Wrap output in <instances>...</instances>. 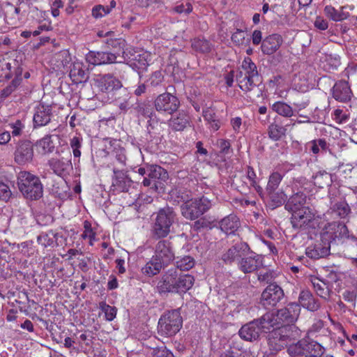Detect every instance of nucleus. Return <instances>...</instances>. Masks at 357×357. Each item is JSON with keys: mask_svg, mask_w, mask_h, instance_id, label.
Listing matches in <instances>:
<instances>
[{"mask_svg": "<svg viewBox=\"0 0 357 357\" xmlns=\"http://www.w3.org/2000/svg\"><path fill=\"white\" fill-rule=\"evenodd\" d=\"M165 267L167 266L159 261L155 260V257L153 256L151 259L142 268V272L146 276L153 277L158 274Z\"/></svg>", "mask_w": 357, "mask_h": 357, "instance_id": "34", "label": "nucleus"}, {"mask_svg": "<svg viewBox=\"0 0 357 357\" xmlns=\"http://www.w3.org/2000/svg\"><path fill=\"white\" fill-rule=\"evenodd\" d=\"M331 246L324 242L317 243L310 245L306 249V255L308 257L318 259L325 257L330 254Z\"/></svg>", "mask_w": 357, "mask_h": 357, "instance_id": "24", "label": "nucleus"}, {"mask_svg": "<svg viewBox=\"0 0 357 357\" xmlns=\"http://www.w3.org/2000/svg\"><path fill=\"white\" fill-rule=\"evenodd\" d=\"M69 76L74 83L85 82L89 78L87 71L83 63L74 62L70 68Z\"/></svg>", "mask_w": 357, "mask_h": 357, "instance_id": "28", "label": "nucleus"}, {"mask_svg": "<svg viewBox=\"0 0 357 357\" xmlns=\"http://www.w3.org/2000/svg\"><path fill=\"white\" fill-rule=\"evenodd\" d=\"M211 206V201L205 196L199 199L188 200L181 205V215L188 220H196L206 213Z\"/></svg>", "mask_w": 357, "mask_h": 357, "instance_id": "7", "label": "nucleus"}, {"mask_svg": "<svg viewBox=\"0 0 357 357\" xmlns=\"http://www.w3.org/2000/svg\"><path fill=\"white\" fill-rule=\"evenodd\" d=\"M95 82L102 92L106 93L119 89L122 86L121 82L110 74L97 75Z\"/></svg>", "mask_w": 357, "mask_h": 357, "instance_id": "19", "label": "nucleus"}, {"mask_svg": "<svg viewBox=\"0 0 357 357\" xmlns=\"http://www.w3.org/2000/svg\"><path fill=\"white\" fill-rule=\"evenodd\" d=\"M287 351L291 357H320L325 352V349L317 341L303 338L290 345Z\"/></svg>", "mask_w": 357, "mask_h": 357, "instance_id": "6", "label": "nucleus"}, {"mask_svg": "<svg viewBox=\"0 0 357 357\" xmlns=\"http://www.w3.org/2000/svg\"><path fill=\"white\" fill-rule=\"evenodd\" d=\"M261 331H269L271 328L280 326V321L278 320L276 314L273 313H266L259 319H256Z\"/></svg>", "mask_w": 357, "mask_h": 357, "instance_id": "31", "label": "nucleus"}, {"mask_svg": "<svg viewBox=\"0 0 357 357\" xmlns=\"http://www.w3.org/2000/svg\"><path fill=\"white\" fill-rule=\"evenodd\" d=\"M182 317L178 310L169 311L164 314L158 321V333L170 337L174 335L182 327Z\"/></svg>", "mask_w": 357, "mask_h": 357, "instance_id": "8", "label": "nucleus"}, {"mask_svg": "<svg viewBox=\"0 0 357 357\" xmlns=\"http://www.w3.org/2000/svg\"><path fill=\"white\" fill-rule=\"evenodd\" d=\"M282 40L280 35L273 34L266 37L261 43V51L264 54L271 55L280 47Z\"/></svg>", "mask_w": 357, "mask_h": 357, "instance_id": "26", "label": "nucleus"}, {"mask_svg": "<svg viewBox=\"0 0 357 357\" xmlns=\"http://www.w3.org/2000/svg\"><path fill=\"white\" fill-rule=\"evenodd\" d=\"M110 12V9L107 7H105L102 5H97L92 9V16L95 18H100L104 15L108 14Z\"/></svg>", "mask_w": 357, "mask_h": 357, "instance_id": "57", "label": "nucleus"}, {"mask_svg": "<svg viewBox=\"0 0 357 357\" xmlns=\"http://www.w3.org/2000/svg\"><path fill=\"white\" fill-rule=\"evenodd\" d=\"M192 47L200 53H208L211 50L210 43L205 39L195 38L192 42Z\"/></svg>", "mask_w": 357, "mask_h": 357, "instance_id": "46", "label": "nucleus"}, {"mask_svg": "<svg viewBox=\"0 0 357 357\" xmlns=\"http://www.w3.org/2000/svg\"><path fill=\"white\" fill-rule=\"evenodd\" d=\"M306 148L310 150L314 154H326L328 149V144L324 139L312 140L307 144Z\"/></svg>", "mask_w": 357, "mask_h": 357, "instance_id": "39", "label": "nucleus"}, {"mask_svg": "<svg viewBox=\"0 0 357 357\" xmlns=\"http://www.w3.org/2000/svg\"><path fill=\"white\" fill-rule=\"evenodd\" d=\"M118 56L112 52L90 51L86 55V60L92 65H102L115 62L121 63L123 61H117Z\"/></svg>", "mask_w": 357, "mask_h": 357, "instance_id": "18", "label": "nucleus"}, {"mask_svg": "<svg viewBox=\"0 0 357 357\" xmlns=\"http://www.w3.org/2000/svg\"><path fill=\"white\" fill-rule=\"evenodd\" d=\"M239 88L250 99L255 100L262 95V86L259 81L257 66L250 57H245L242 62L241 70L236 75Z\"/></svg>", "mask_w": 357, "mask_h": 357, "instance_id": "1", "label": "nucleus"}, {"mask_svg": "<svg viewBox=\"0 0 357 357\" xmlns=\"http://www.w3.org/2000/svg\"><path fill=\"white\" fill-rule=\"evenodd\" d=\"M195 278L190 274H181L176 268H170L161 277L157 284L160 294H182L192 288Z\"/></svg>", "mask_w": 357, "mask_h": 357, "instance_id": "2", "label": "nucleus"}, {"mask_svg": "<svg viewBox=\"0 0 357 357\" xmlns=\"http://www.w3.org/2000/svg\"><path fill=\"white\" fill-rule=\"evenodd\" d=\"M48 163L54 173L60 176L69 174L73 169L72 162L68 158H52Z\"/></svg>", "mask_w": 357, "mask_h": 357, "instance_id": "22", "label": "nucleus"}, {"mask_svg": "<svg viewBox=\"0 0 357 357\" xmlns=\"http://www.w3.org/2000/svg\"><path fill=\"white\" fill-rule=\"evenodd\" d=\"M57 236L59 233L50 230L48 232H42L37 237V242L43 248H54L59 246L57 242Z\"/></svg>", "mask_w": 357, "mask_h": 357, "instance_id": "32", "label": "nucleus"}, {"mask_svg": "<svg viewBox=\"0 0 357 357\" xmlns=\"http://www.w3.org/2000/svg\"><path fill=\"white\" fill-rule=\"evenodd\" d=\"M284 297L282 287L277 283H271L262 291L259 303L266 309L277 305Z\"/></svg>", "mask_w": 357, "mask_h": 357, "instance_id": "11", "label": "nucleus"}, {"mask_svg": "<svg viewBox=\"0 0 357 357\" xmlns=\"http://www.w3.org/2000/svg\"><path fill=\"white\" fill-rule=\"evenodd\" d=\"M291 223L294 229L301 231L314 229L318 226V220L310 208H304L291 213Z\"/></svg>", "mask_w": 357, "mask_h": 357, "instance_id": "10", "label": "nucleus"}, {"mask_svg": "<svg viewBox=\"0 0 357 357\" xmlns=\"http://www.w3.org/2000/svg\"><path fill=\"white\" fill-rule=\"evenodd\" d=\"M113 172L112 190L116 192H128L132 185V181L126 172L118 169L116 167H114Z\"/></svg>", "mask_w": 357, "mask_h": 357, "instance_id": "17", "label": "nucleus"}, {"mask_svg": "<svg viewBox=\"0 0 357 357\" xmlns=\"http://www.w3.org/2000/svg\"><path fill=\"white\" fill-rule=\"evenodd\" d=\"M261 328L257 324V321L254 319L252 321L243 325L238 331L241 339L252 342L259 339L261 334Z\"/></svg>", "mask_w": 357, "mask_h": 357, "instance_id": "20", "label": "nucleus"}, {"mask_svg": "<svg viewBox=\"0 0 357 357\" xmlns=\"http://www.w3.org/2000/svg\"><path fill=\"white\" fill-rule=\"evenodd\" d=\"M106 44L109 47L113 48L116 50V52L114 53L118 57H121L123 60V62L125 61L126 59V52L125 48L127 45V43L123 38H109L106 41Z\"/></svg>", "mask_w": 357, "mask_h": 357, "instance_id": "35", "label": "nucleus"}, {"mask_svg": "<svg viewBox=\"0 0 357 357\" xmlns=\"http://www.w3.org/2000/svg\"><path fill=\"white\" fill-rule=\"evenodd\" d=\"M195 261L193 257L189 255H185L182 257H176V269L180 271H189L194 267Z\"/></svg>", "mask_w": 357, "mask_h": 357, "instance_id": "40", "label": "nucleus"}, {"mask_svg": "<svg viewBox=\"0 0 357 357\" xmlns=\"http://www.w3.org/2000/svg\"><path fill=\"white\" fill-rule=\"evenodd\" d=\"M180 105L178 98L170 93H163L158 96L154 100L155 109L159 112L169 114L177 111Z\"/></svg>", "mask_w": 357, "mask_h": 357, "instance_id": "13", "label": "nucleus"}, {"mask_svg": "<svg viewBox=\"0 0 357 357\" xmlns=\"http://www.w3.org/2000/svg\"><path fill=\"white\" fill-rule=\"evenodd\" d=\"M70 146L73 149V156H80L81 151L79 150L81 147V140L77 137H74L70 140Z\"/></svg>", "mask_w": 357, "mask_h": 357, "instance_id": "59", "label": "nucleus"}, {"mask_svg": "<svg viewBox=\"0 0 357 357\" xmlns=\"http://www.w3.org/2000/svg\"><path fill=\"white\" fill-rule=\"evenodd\" d=\"M241 355L240 350L229 347V349H226L221 354L220 357H241Z\"/></svg>", "mask_w": 357, "mask_h": 357, "instance_id": "64", "label": "nucleus"}, {"mask_svg": "<svg viewBox=\"0 0 357 357\" xmlns=\"http://www.w3.org/2000/svg\"><path fill=\"white\" fill-rule=\"evenodd\" d=\"M38 154L46 155L52 153L55 151V146L51 140V137L47 135L40 139L35 146Z\"/></svg>", "mask_w": 357, "mask_h": 357, "instance_id": "36", "label": "nucleus"}, {"mask_svg": "<svg viewBox=\"0 0 357 357\" xmlns=\"http://www.w3.org/2000/svg\"><path fill=\"white\" fill-rule=\"evenodd\" d=\"M10 126L12 128V134L13 136L20 135L24 127L20 120H17L15 122L10 123Z\"/></svg>", "mask_w": 357, "mask_h": 357, "instance_id": "61", "label": "nucleus"}, {"mask_svg": "<svg viewBox=\"0 0 357 357\" xmlns=\"http://www.w3.org/2000/svg\"><path fill=\"white\" fill-rule=\"evenodd\" d=\"M262 259L261 255L257 254L250 248V251L237 261V267L245 274L256 273L263 265Z\"/></svg>", "mask_w": 357, "mask_h": 357, "instance_id": "12", "label": "nucleus"}, {"mask_svg": "<svg viewBox=\"0 0 357 357\" xmlns=\"http://www.w3.org/2000/svg\"><path fill=\"white\" fill-rule=\"evenodd\" d=\"M269 199L271 202V206L273 208L278 207L282 205L286 199V195L284 192H275V191L273 192H267Z\"/></svg>", "mask_w": 357, "mask_h": 357, "instance_id": "50", "label": "nucleus"}, {"mask_svg": "<svg viewBox=\"0 0 357 357\" xmlns=\"http://www.w3.org/2000/svg\"><path fill=\"white\" fill-rule=\"evenodd\" d=\"M164 80V76L161 71L157 70L154 72L149 77L148 82L152 87L160 86Z\"/></svg>", "mask_w": 357, "mask_h": 357, "instance_id": "55", "label": "nucleus"}, {"mask_svg": "<svg viewBox=\"0 0 357 357\" xmlns=\"http://www.w3.org/2000/svg\"><path fill=\"white\" fill-rule=\"evenodd\" d=\"M352 92L349 83L346 81L337 82L333 88V98L340 102L350 100Z\"/></svg>", "mask_w": 357, "mask_h": 357, "instance_id": "23", "label": "nucleus"}, {"mask_svg": "<svg viewBox=\"0 0 357 357\" xmlns=\"http://www.w3.org/2000/svg\"><path fill=\"white\" fill-rule=\"evenodd\" d=\"M300 335V330L294 324H284L269 331L268 345L272 353H277L286 347Z\"/></svg>", "mask_w": 357, "mask_h": 357, "instance_id": "4", "label": "nucleus"}, {"mask_svg": "<svg viewBox=\"0 0 357 357\" xmlns=\"http://www.w3.org/2000/svg\"><path fill=\"white\" fill-rule=\"evenodd\" d=\"M217 144L221 153L225 155L230 153L231 144L228 140L220 139L218 140Z\"/></svg>", "mask_w": 357, "mask_h": 357, "instance_id": "60", "label": "nucleus"}, {"mask_svg": "<svg viewBox=\"0 0 357 357\" xmlns=\"http://www.w3.org/2000/svg\"><path fill=\"white\" fill-rule=\"evenodd\" d=\"M250 251V245L243 241L238 242L228 248L221 255V260L226 265H231Z\"/></svg>", "mask_w": 357, "mask_h": 357, "instance_id": "15", "label": "nucleus"}, {"mask_svg": "<svg viewBox=\"0 0 357 357\" xmlns=\"http://www.w3.org/2000/svg\"><path fill=\"white\" fill-rule=\"evenodd\" d=\"M146 56V54L134 55V57L132 59V63L131 65H133L138 69H146L149 65Z\"/></svg>", "mask_w": 357, "mask_h": 357, "instance_id": "51", "label": "nucleus"}, {"mask_svg": "<svg viewBox=\"0 0 357 357\" xmlns=\"http://www.w3.org/2000/svg\"><path fill=\"white\" fill-rule=\"evenodd\" d=\"M272 109L279 115L284 117H291L294 114L291 107L281 101H278L273 104Z\"/></svg>", "mask_w": 357, "mask_h": 357, "instance_id": "42", "label": "nucleus"}, {"mask_svg": "<svg viewBox=\"0 0 357 357\" xmlns=\"http://www.w3.org/2000/svg\"><path fill=\"white\" fill-rule=\"evenodd\" d=\"M330 209L332 213L340 218H346L351 211L348 204L343 200L336 202L334 204L331 202Z\"/></svg>", "mask_w": 357, "mask_h": 357, "instance_id": "37", "label": "nucleus"}, {"mask_svg": "<svg viewBox=\"0 0 357 357\" xmlns=\"http://www.w3.org/2000/svg\"><path fill=\"white\" fill-rule=\"evenodd\" d=\"M306 201V195L304 192L298 190L289 198L287 203L285 204L284 208L288 211L294 213L297 211L309 208L308 206H305Z\"/></svg>", "mask_w": 357, "mask_h": 357, "instance_id": "21", "label": "nucleus"}, {"mask_svg": "<svg viewBox=\"0 0 357 357\" xmlns=\"http://www.w3.org/2000/svg\"><path fill=\"white\" fill-rule=\"evenodd\" d=\"M51 109L41 106L38 107L36 112L33 116V123L35 126H43L47 125L51 120Z\"/></svg>", "mask_w": 357, "mask_h": 357, "instance_id": "33", "label": "nucleus"}, {"mask_svg": "<svg viewBox=\"0 0 357 357\" xmlns=\"http://www.w3.org/2000/svg\"><path fill=\"white\" fill-rule=\"evenodd\" d=\"M134 109L135 112L143 116H150L152 114L151 109L150 106L145 102H137Z\"/></svg>", "mask_w": 357, "mask_h": 357, "instance_id": "53", "label": "nucleus"}, {"mask_svg": "<svg viewBox=\"0 0 357 357\" xmlns=\"http://www.w3.org/2000/svg\"><path fill=\"white\" fill-rule=\"evenodd\" d=\"M299 305L307 309L310 311L314 312L319 309L320 303L316 299L312 294L308 290L301 291L298 297Z\"/></svg>", "mask_w": 357, "mask_h": 357, "instance_id": "27", "label": "nucleus"}, {"mask_svg": "<svg viewBox=\"0 0 357 357\" xmlns=\"http://www.w3.org/2000/svg\"><path fill=\"white\" fill-rule=\"evenodd\" d=\"M245 39V33L243 31L237 29V31L231 36V40L236 45H241Z\"/></svg>", "mask_w": 357, "mask_h": 357, "instance_id": "63", "label": "nucleus"}, {"mask_svg": "<svg viewBox=\"0 0 357 357\" xmlns=\"http://www.w3.org/2000/svg\"><path fill=\"white\" fill-rule=\"evenodd\" d=\"M325 15L333 21H342L347 17V14L342 11L335 9L331 6H326L324 8Z\"/></svg>", "mask_w": 357, "mask_h": 357, "instance_id": "47", "label": "nucleus"}, {"mask_svg": "<svg viewBox=\"0 0 357 357\" xmlns=\"http://www.w3.org/2000/svg\"><path fill=\"white\" fill-rule=\"evenodd\" d=\"M314 185L319 188H323L325 186H329L331 183V174L326 172H319L313 176Z\"/></svg>", "mask_w": 357, "mask_h": 357, "instance_id": "44", "label": "nucleus"}, {"mask_svg": "<svg viewBox=\"0 0 357 357\" xmlns=\"http://www.w3.org/2000/svg\"><path fill=\"white\" fill-rule=\"evenodd\" d=\"M17 180L19 190L26 199L37 200L42 197L43 187L38 176L28 172H21Z\"/></svg>", "mask_w": 357, "mask_h": 357, "instance_id": "5", "label": "nucleus"}, {"mask_svg": "<svg viewBox=\"0 0 357 357\" xmlns=\"http://www.w3.org/2000/svg\"><path fill=\"white\" fill-rule=\"evenodd\" d=\"M188 123L189 116L185 112H181L178 113L176 117L171 119L169 125L172 129L181 131L183 130Z\"/></svg>", "mask_w": 357, "mask_h": 357, "instance_id": "38", "label": "nucleus"}, {"mask_svg": "<svg viewBox=\"0 0 357 357\" xmlns=\"http://www.w3.org/2000/svg\"><path fill=\"white\" fill-rule=\"evenodd\" d=\"M21 81L22 79L20 77H16L8 86L0 91V103H1L6 98L8 97L17 89V87L20 84Z\"/></svg>", "mask_w": 357, "mask_h": 357, "instance_id": "48", "label": "nucleus"}, {"mask_svg": "<svg viewBox=\"0 0 357 357\" xmlns=\"http://www.w3.org/2000/svg\"><path fill=\"white\" fill-rule=\"evenodd\" d=\"M310 282L319 296L325 300H328L330 298L331 291L329 288L328 282L313 276L310 278Z\"/></svg>", "mask_w": 357, "mask_h": 357, "instance_id": "30", "label": "nucleus"}, {"mask_svg": "<svg viewBox=\"0 0 357 357\" xmlns=\"http://www.w3.org/2000/svg\"><path fill=\"white\" fill-rule=\"evenodd\" d=\"M34 146L29 141H23L18 144L15 156H32L34 153Z\"/></svg>", "mask_w": 357, "mask_h": 357, "instance_id": "41", "label": "nucleus"}, {"mask_svg": "<svg viewBox=\"0 0 357 357\" xmlns=\"http://www.w3.org/2000/svg\"><path fill=\"white\" fill-rule=\"evenodd\" d=\"M142 183L146 187H150L151 188L155 189V190L159 193L165 192L162 183H158L155 180L150 177L144 178Z\"/></svg>", "mask_w": 357, "mask_h": 357, "instance_id": "54", "label": "nucleus"}, {"mask_svg": "<svg viewBox=\"0 0 357 357\" xmlns=\"http://www.w3.org/2000/svg\"><path fill=\"white\" fill-rule=\"evenodd\" d=\"M148 176L155 180L158 183H162L164 189L165 183L169 178V174L164 168L160 166L152 165L147 167Z\"/></svg>", "mask_w": 357, "mask_h": 357, "instance_id": "29", "label": "nucleus"}, {"mask_svg": "<svg viewBox=\"0 0 357 357\" xmlns=\"http://www.w3.org/2000/svg\"><path fill=\"white\" fill-rule=\"evenodd\" d=\"M153 355V357H174L173 354L165 347L154 349Z\"/></svg>", "mask_w": 357, "mask_h": 357, "instance_id": "62", "label": "nucleus"}, {"mask_svg": "<svg viewBox=\"0 0 357 357\" xmlns=\"http://www.w3.org/2000/svg\"><path fill=\"white\" fill-rule=\"evenodd\" d=\"M349 235L347 227L340 222L327 223L321 232V241L331 246V243H337V241L347 239Z\"/></svg>", "mask_w": 357, "mask_h": 357, "instance_id": "9", "label": "nucleus"}, {"mask_svg": "<svg viewBox=\"0 0 357 357\" xmlns=\"http://www.w3.org/2000/svg\"><path fill=\"white\" fill-rule=\"evenodd\" d=\"M220 228L227 234H234L240 227L239 218L234 213L222 218L220 222Z\"/></svg>", "mask_w": 357, "mask_h": 357, "instance_id": "25", "label": "nucleus"}, {"mask_svg": "<svg viewBox=\"0 0 357 357\" xmlns=\"http://www.w3.org/2000/svg\"><path fill=\"white\" fill-rule=\"evenodd\" d=\"M257 273V280L260 283L268 284L271 283H275L273 281L277 278V273L273 270H261Z\"/></svg>", "mask_w": 357, "mask_h": 357, "instance_id": "43", "label": "nucleus"}, {"mask_svg": "<svg viewBox=\"0 0 357 357\" xmlns=\"http://www.w3.org/2000/svg\"><path fill=\"white\" fill-rule=\"evenodd\" d=\"M100 307L102 311L105 312L107 320L112 321L116 317V308L115 307L110 306L104 302L100 303Z\"/></svg>", "mask_w": 357, "mask_h": 357, "instance_id": "52", "label": "nucleus"}, {"mask_svg": "<svg viewBox=\"0 0 357 357\" xmlns=\"http://www.w3.org/2000/svg\"><path fill=\"white\" fill-rule=\"evenodd\" d=\"M286 129L277 123H273L268 127V136L274 141H278L285 135Z\"/></svg>", "mask_w": 357, "mask_h": 357, "instance_id": "45", "label": "nucleus"}, {"mask_svg": "<svg viewBox=\"0 0 357 357\" xmlns=\"http://www.w3.org/2000/svg\"><path fill=\"white\" fill-rule=\"evenodd\" d=\"M343 243L347 250L357 252V237L353 235H348L347 239H344L343 241Z\"/></svg>", "mask_w": 357, "mask_h": 357, "instance_id": "56", "label": "nucleus"}, {"mask_svg": "<svg viewBox=\"0 0 357 357\" xmlns=\"http://www.w3.org/2000/svg\"><path fill=\"white\" fill-rule=\"evenodd\" d=\"M153 257L167 266L175 259L172 243L169 240H160L155 245Z\"/></svg>", "mask_w": 357, "mask_h": 357, "instance_id": "14", "label": "nucleus"}, {"mask_svg": "<svg viewBox=\"0 0 357 357\" xmlns=\"http://www.w3.org/2000/svg\"><path fill=\"white\" fill-rule=\"evenodd\" d=\"M282 179V175L280 173H272L269 176L268 182L266 186V192L275 191L278 188Z\"/></svg>", "mask_w": 357, "mask_h": 357, "instance_id": "49", "label": "nucleus"}, {"mask_svg": "<svg viewBox=\"0 0 357 357\" xmlns=\"http://www.w3.org/2000/svg\"><path fill=\"white\" fill-rule=\"evenodd\" d=\"M11 191L9 186L0 181V199L7 202L11 197Z\"/></svg>", "mask_w": 357, "mask_h": 357, "instance_id": "58", "label": "nucleus"}, {"mask_svg": "<svg viewBox=\"0 0 357 357\" xmlns=\"http://www.w3.org/2000/svg\"><path fill=\"white\" fill-rule=\"evenodd\" d=\"M301 312V307L297 303H290L287 307L278 310L276 317L280 321V326L284 324H294Z\"/></svg>", "mask_w": 357, "mask_h": 357, "instance_id": "16", "label": "nucleus"}, {"mask_svg": "<svg viewBox=\"0 0 357 357\" xmlns=\"http://www.w3.org/2000/svg\"><path fill=\"white\" fill-rule=\"evenodd\" d=\"M154 218L151 224V234L154 238H166L174 229V225L178 222L176 211L169 206L160 208L153 213Z\"/></svg>", "mask_w": 357, "mask_h": 357, "instance_id": "3", "label": "nucleus"}]
</instances>
